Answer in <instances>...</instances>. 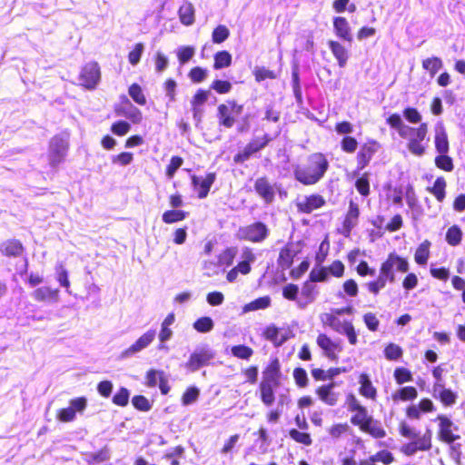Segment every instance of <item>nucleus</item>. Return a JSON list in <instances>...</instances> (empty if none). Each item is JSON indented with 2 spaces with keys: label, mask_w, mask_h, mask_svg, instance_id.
<instances>
[{
  "label": "nucleus",
  "mask_w": 465,
  "mask_h": 465,
  "mask_svg": "<svg viewBox=\"0 0 465 465\" xmlns=\"http://www.w3.org/2000/svg\"><path fill=\"white\" fill-rule=\"evenodd\" d=\"M329 47L334 57L337 59L339 65L341 67H344L349 57L346 48L336 41H330Z\"/></svg>",
  "instance_id": "nucleus-26"
},
{
  "label": "nucleus",
  "mask_w": 465,
  "mask_h": 465,
  "mask_svg": "<svg viewBox=\"0 0 465 465\" xmlns=\"http://www.w3.org/2000/svg\"><path fill=\"white\" fill-rule=\"evenodd\" d=\"M87 406L85 397H79L70 401L69 407L61 409L57 413V419L63 422H70L75 419L76 412L82 413Z\"/></svg>",
  "instance_id": "nucleus-9"
},
{
  "label": "nucleus",
  "mask_w": 465,
  "mask_h": 465,
  "mask_svg": "<svg viewBox=\"0 0 465 465\" xmlns=\"http://www.w3.org/2000/svg\"><path fill=\"white\" fill-rule=\"evenodd\" d=\"M435 149L438 153H448L450 150L448 135L442 123H438L434 128Z\"/></svg>",
  "instance_id": "nucleus-22"
},
{
  "label": "nucleus",
  "mask_w": 465,
  "mask_h": 465,
  "mask_svg": "<svg viewBox=\"0 0 465 465\" xmlns=\"http://www.w3.org/2000/svg\"><path fill=\"white\" fill-rule=\"evenodd\" d=\"M333 28L338 37L350 43L352 41L351 27L346 18L341 16L335 17L333 20Z\"/></svg>",
  "instance_id": "nucleus-23"
},
{
  "label": "nucleus",
  "mask_w": 465,
  "mask_h": 465,
  "mask_svg": "<svg viewBox=\"0 0 465 465\" xmlns=\"http://www.w3.org/2000/svg\"><path fill=\"white\" fill-rule=\"evenodd\" d=\"M436 420L439 422L438 434L440 440L450 444L460 439V436L454 433V431L458 430V426L450 418L440 414L437 416Z\"/></svg>",
  "instance_id": "nucleus-7"
},
{
  "label": "nucleus",
  "mask_w": 465,
  "mask_h": 465,
  "mask_svg": "<svg viewBox=\"0 0 465 465\" xmlns=\"http://www.w3.org/2000/svg\"><path fill=\"white\" fill-rule=\"evenodd\" d=\"M232 64V55L227 51H221L214 54V69H222L230 66Z\"/></svg>",
  "instance_id": "nucleus-39"
},
{
  "label": "nucleus",
  "mask_w": 465,
  "mask_h": 465,
  "mask_svg": "<svg viewBox=\"0 0 465 465\" xmlns=\"http://www.w3.org/2000/svg\"><path fill=\"white\" fill-rule=\"evenodd\" d=\"M299 288L297 285L289 283L283 287L282 295L285 299L297 302Z\"/></svg>",
  "instance_id": "nucleus-62"
},
{
  "label": "nucleus",
  "mask_w": 465,
  "mask_h": 465,
  "mask_svg": "<svg viewBox=\"0 0 465 465\" xmlns=\"http://www.w3.org/2000/svg\"><path fill=\"white\" fill-rule=\"evenodd\" d=\"M418 396L417 390L412 386L403 387L401 390L397 391L391 395L393 401L397 402L398 401H411L416 399Z\"/></svg>",
  "instance_id": "nucleus-31"
},
{
  "label": "nucleus",
  "mask_w": 465,
  "mask_h": 465,
  "mask_svg": "<svg viewBox=\"0 0 465 465\" xmlns=\"http://www.w3.org/2000/svg\"><path fill=\"white\" fill-rule=\"evenodd\" d=\"M357 413L351 417V421L352 424L357 425L361 430L367 424L369 420H371L372 417L368 416V411L365 407L361 408L358 411H355Z\"/></svg>",
  "instance_id": "nucleus-42"
},
{
  "label": "nucleus",
  "mask_w": 465,
  "mask_h": 465,
  "mask_svg": "<svg viewBox=\"0 0 465 465\" xmlns=\"http://www.w3.org/2000/svg\"><path fill=\"white\" fill-rule=\"evenodd\" d=\"M270 141L271 138L265 134L262 138L252 139L247 145L249 146V150H251V152L256 153L264 148Z\"/></svg>",
  "instance_id": "nucleus-56"
},
{
  "label": "nucleus",
  "mask_w": 465,
  "mask_h": 465,
  "mask_svg": "<svg viewBox=\"0 0 465 465\" xmlns=\"http://www.w3.org/2000/svg\"><path fill=\"white\" fill-rule=\"evenodd\" d=\"M55 277L59 284L62 287L65 288L68 293H71L68 272L62 262H59L55 265Z\"/></svg>",
  "instance_id": "nucleus-33"
},
{
  "label": "nucleus",
  "mask_w": 465,
  "mask_h": 465,
  "mask_svg": "<svg viewBox=\"0 0 465 465\" xmlns=\"http://www.w3.org/2000/svg\"><path fill=\"white\" fill-rule=\"evenodd\" d=\"M143 50L144 45L142 43L134 45V48L128 54V60L132 65H136L140 62Z\"/></svg>",
  "instance_id": "nucleus-55"
},
{
  "label": "nucleus",
  "mask_w": 465,
  "mask_h": 465,
  "mask_svg": "<svg viewBox=\"0 0 465 465\" xmlns=\"http://www.w3.org/2000/svg\"><path fill=\"white\" fill-rule=\"evenodd\" d=\"M430 242L429 241H424L417 248L414 259L418 264L425 265L427 263L428 259L430 257Z\"/></svg>",
  "instance_id": "nucleus-32"
},
{
  "label": "nucleus",
  "mask_w": 465,
  "mask_h": 465,
  "mask_svg": "<svg viewBox=\"0 0 465 465\" xmlns=\"http://www.w3.org/2000/svg\"><path fill=\"white\" fill-rule=\"evenodd\" d=\"M242 105L238 104L234 101H229L227 104H223L218 106V119L219 124L226 128H231L235 123V116H238L242 112Z\"/></svg>",
  "instance_id": "nucleus-6"
},
{
  "label": "nucleus",
  "mask_w": 465,
  "mask_h": 465,
  "mask_svg": "<svg viewBox=\"0 0 465 465\" xmlns=\"http://www.w3.org/2000/svg\"><path fill=\"white\" fill-rule=\"evenodd\" d=\"M68 140L67 134L55 135L50 140L48 158L52 167L57 166L64 160L69 147Z\"/></svg>",
  "instance_id": "nucleus-4"
},
{
  "label": "nucleus",
  "mask_w": 465,
  "mask_h": 465,
  "mask_svg": "<svg viewBox=\"0 0 465 465\" xmlns=\"http://www.w3.org/2000/svg\"><path fill=\"white\" fill-rule=\"evenodd\" d=\"M156 330L149 329L140 336L134 343L121 352V359H127L134 356L143 350L146 349L155 339Z\"/></svg>",
  "instance_id": "nucleus-8"
},
{
  "label": "nucleus",
  "mask_w": 465,
  "mask_h": 465,
  "mask_svg": "<svg viewBox=\"0 0 465 465\" xmlns=\"http://www.w3.org/2000/svg\"><path fill=\"white\" fill-rule=\"evenodd\" d=\"M422 67L428 71L431 77L442 67V61L440 58L433 56L422 61Z\"/></svg>",
  "instance_id": "nucleus-37"
},
{
  "label": "nucleus",
  "mask_w": 465,
  "mask_h": 465,
  "mask_svg": "<svg viewBox=\"0 0 465 465\" xmlns=\"http://www.w3.org/2000/svg\"><path fill=\"white\" fill-rule=\"evenodd\" d=\"M462 238V232L457 225H452L446 233V241L450 245H458Z\"/></svg>",
  "instance_id": "nucleus-40"
},
{
  "label": "nucleus",
  "mask_w": 465,
  "mask_h": 465,
  "mask_svg": "<svg viewBox=\"0 0 465 465\" xmlns=\"http://www.w3.org/2000/svg\"><path fill=\"white\" fill-rule=\"evenodd\" d=\"M31 296L39 302H57L59 301V290L43 286L35 289Z\"/></svg>",
  "instance_id": "nucleus-20"
},
{
  "label": "nucleus",
  "mask_w": 465,
  "mask_h": 465,
  "mask_svg": "<svg viewBox=\"0 0 465 465\" xmlns=\"http://www.w3.org/2000/svg\"><path fill=\"white\" fill-rule=\"evenodd\" d=\"M231 351L234 357H237V358L242 359V360L250 359L253 353L252 349L248 346H245V345L233 346V347H232Z\"/></svg>",
  "instance_id": "nucleus-51"
},
{
  "label": "nucleus",
  "mask_w": 465,
  "mask_h": 465,
  "mask_svg": "<svg viewBox=\"0 0 465 465\" xmlns=\"http://www.w3.org/2000/svg\"><path fill=\"white\" fill-rule=\"evenodd\" d=\"M387 124L395 129L398 134L408 141V150L416 156H422L426 152V144L423 143L428 133V125L423 123L417 128L407 125L398 114L390 115Z\"/></svg>",
  "instance_id": "nucleus-1"
},
{
  "label": "nucleus",
  "mask_w": 465,
  "mask_h": 465,
  "mask_svg": "<svg viewBox=\"0 0 465 465\" xmlns=\"http://www.w3.org/2000/svg\"><path fill=\"white\" fill-rule=\"evenodd\" d=\"M124 104L123 106V115L132 121L134 124H139L142 119V112L133 105L130 101L124 97Z\"/></svg>",
  "instance_id": "nucleus-27"
},
{
  "label": "nucleus",
  "mask_w": 465,
  "mask_h": 465,
  "mask_svg": "<svg viewBox=\"0 0 465 465\" xmlns=\"http://www.w3.org/2000/svg\"><path fill=\"white\" fill-rule=\"evenodd\" d=\"M414 443L418 450H428L431 448V432L428 430L423 436L415 439Z\"/></svg>",
  "instance_id": "nucleus-52"
},
{
  "label": "nucleus",
  "mask_w": 465,
  "mask_h": 465,
  "mask_svg": "<svg viewBox=\"0 0 465 465\" xmlns=\"http://www.w3.org/2000/svg\"><path fill=\"white\" fill-rule=\"evenodd\" d=\"M335 383L322 385L316 390L318 398L326 405L335 406L339 401L340 393L334 391Z\"/></svg>",
  "instance_id": "nucleus-17"
},
{
  "label": "nucleus",
  "mask_w": 465,
  "mask_h": 465,
  "mask_svg": "<svg viewBox=\"0 0 465 465\" xmlns=\"http://www.w3.org/2000/svg\"><path fill=\"white\" fill-rule=\"evenodd\" d=\"M446 181L443 177H438L431 188L428 190L436 197L439 202H442L445 198Z\"/></svg>",
  "instance_id": "nucleus-38"
},
{
  "label": "nucleus",
  "mask_w": 465,
  "mask_h": 465,
  "mask_svg": "<svg viewBox=\"0 0 465 465\" xmlns=\"http://www.w3.org/2000/svg\"><path fill=\"white\" fill-rule=\"evenodd\" d=\"M316 342L323 351V354L331 360H336L338 358L337 354L342 351V346L339 341H332L323 333L318 335Z\"/></svg>",
  "instance_id": "nucleus-13"
},
{
  "label": "nucleus",
  "mask_w": 465,
  "mask_h": 465,
  "mask_svg": "<svg viewBox=\"0 0 465 465\" xmlns=\"http://www.w3.org/2000/svg\"><path fill=\"white\" fill-rule=\"evenodd\" d=\"M0 251L6 256H19L23 252V246L20 242L16 240L6 241L0 246Z\"/></svg>",
  "instance_id": "nucleus-28"
},
{
  "label": "nucleus",
  "mask_w": 465,
  "mask_h": 465,
  "mask_svg": "<svg viewBox=\"0 0 465 465\" xmlns=\"http://www.w3.org/2000/svg\"><path fill=\"white\" fill-rule=\"evenodd\" d=\"M213 321L210 317L199 318L194 323L193 328L199 332H209L213 329Z\"/></svg>",
  "instance_id": "nucleus-47"
},
{
  "label": "nucleus",
  "mask_w": 465,
  "mask_h": 465,
  "mask_svg": "<svg viewBox=\"0 0 465 465\" xmlns=\"http://www.w3.org/2000/svg\"><path fill=\"white\" fill-rule=\"evenodd\" d=\"M214 357L215 352L209 345L204 344L198 346L190 355L188 361L185 363V367L192 372L197 371L202 367L209 365Z\"/></svg>",
  "instance_id": "nucleus-5"
},
{
  "label": "nucleus",
  "mask_w": 465,
  "mask_h": 465,
  "mask_svg": "<svg viewBox=\"0 0 465 465\" xmlns=\"http://www.w3.org/2000/svg\"><path fill=\"white\" fill-rule=\"evenodd\" d=\"M180 21L184 25H191L194 23V8L193 5L186 2L178 11Z\"/></svg>",
  "instance_id": "nucleus-29"
},
{
  "label": "nucleus",
  "mask_w": 465,
  "mask_h": 465,
  "mask_svg": "<svg viewBox=\"0 0 465 465\" xmlns=\"http://www.w3.org/2000/svg\"><path fill=\"white\" fill-rule=\"evenodd\" d=\"M208 97H209V92L203 91V90H199L193 96V101H192V105H193L194 118L197 117L198 113H199L198 106L203 104L208 100Z\"/></svg>",
  "instance_id": "nucleus-44"
},
{
  "label": "nucleus",
  "mask_w": 465,
  "mask_h": 465,
  "mask_svg": "<svg viewBox=\"0 0 465 465\" xmlns=\"http://www.w3.org/2000/svg\"><path fill=\"white\" fill-rule=\"evenodd\" d=\"M360 210L358 204H356L353 202H351L341 229V233L345 237H349L351 230L357 225Z\"/></svg>",
  "instance_id": "nucleus-19"
},
{
  "label": "nucleus",
  "mask_w": 465,
  "mask_h": 465,
  "mask_svg": "<svg viewBox=\"0 0 465 465\" xmlns=\"http://www.w3.org/2000/svg\"><path fill=\"white\" fill-rule=\"evenodd\" d=\"M317 293L316 285L312 282H305L302 287L299 299L297 300V306L300 309H305L309 304L314 302Z\"/></svg>",
  "instance_id": "nucleus-18"
},
{
  "label": "nucleus",
  "mask_w": 465,
  "mask_h": 465,
  "mask_svg": "<svg viewBox=\"0 0 465 465\" xmlns=\"http://www.w3.org/2000/svg\"><path fill=\"white\" fill-rule=\"evenodd\" d=\"M364 432L371 434L373 438L381 439L386 436L384 429L381 427L380 421L373 419L369 420L367 424L361 430Z\"/></svg>",
  "instance_id": "nucleus-30"
},
{
  "label": "nucleus",
  "mask_w": 465,
  "mask_h": 465,
  "mask_svg": "<svg viewBox=\"0 0 465 465\" xmlns=\"http://www.w3.org/2000/svg\"><path fill=\"white\" fill-rule=\"evenodd\" d=\"M324 204V198L319 194L304 196L303 198L299 199L296 203L298 211L304 213H310L314 210L322 207Z\"/></svg>",
  "instance_id": "nucleus-14"
},
{
  "label": "nucleus",
  "mask_w": 465,
  "mask_h": 465,
  "mask_svg": "<svg viewBox=\"0 0 465 465\" xmlns=\"http://www.w3.org/2000/svg\"><path fill=\"white\" fill-rule=\"evenodd\" d=\"M329 168V162L320 153H312L308 157L307 163L295 166L293 174L295 179L304 185L317 183Z\"/></svg>",
  "instance_id": "nucleus-2"
},
{
  "label": "nucleus",
  "mask_w": 465,
  "mask_h": 465,
  "mask_svg": "<svg viewBox=\"0 0 465 465\" xmlns=\"http://www.w3.org/2000/svg\"><path fill=\"white\" fill-rule=\"evenodd\" d=\"M254 190L266 203H271L274 200V188L266 178H258L254 183Z\"/></svg>",
  "instance_id": "nucleus-21"
},
{
  "label": "nucleus",
  "mask_w": 465,
  "mask_h": 465,
  "mask_svg": "<svg viewBox=\"0 0 465 465\" xmlns=\"http://www.w3.org/2000/svg\"><path fill=\"white\" fill-rule=\"evenodd\" d=\"M394 378L399 384L412 381L411 373L405 368H397L394 371Z\"/></svg>",
  "instance_id": "nucleus-63"
},
{
  "label": "nucleus",
  "mask_w": 465,
  "mask_h": 465,
  "mask_svg": "<svg viewBox=\"0 0 465 465\" xmlns=\"http://www.w3.org/2000/svg\"><path fill=\"white\" fill-rule=\"evenodd\" d=\"M129 391L125 388H121L114 396L113 402L118 406H125L129 401Z\"/></svg>",
  "instance_id": "nucleus-60"
},
{
  "label": "nucleus",
  "mask_w": 465,
  "mask_h": 465,
  "mask_svg": "<svg viewBox=\"0 0 465 465\" xmlns=\"http://www.w3.org/2000/svg\"><path fill=\"white\" fill-rule=\"evenodd\" d=\"M403 116L411 124H419L422 118L418 110L412 107L404 109Z\"/></svg>",
  "instance_id": "nucleus-64"
},
{
  "label": "nucleus",
  "mask_w": 465,
  "mask_h": 465,
  "mask_svg": "<svg viewBox=\"0 0 465 465\" xmlns=\"http://www.w3.org/2000/svg\"><path fill=\"white\" fill-rule=\"evenodd\" d=\"M435 398L439 399L444 406L450 407L456 403L458 396L457 393L453 392L451 390L446 389Z\"/></svg>",
  "instance_id": "nucleus-46"
},
{
  "label": "nucleus",
  "mask_w": 465,
  "mask_h": 465,
  "mask_svg": "<svg viewBox=\"0 0 465 465\" xmlns=\"http://www.w3.org/2000/svg\"><path fill=\"white\" fill-rule=\"evenodd\" d=\"M290 436L292 440L299 443H302L306 446L312 444L311 436L308 433L299 431L298 430L292 429L290 430Z\"/></svg>",
  "instance_id": "nucleus-58"
},
{
  "label": "nucleus",
  "mask_w": 465,
  "mask_h": 465,
  "mask_svg": "<svg viewBox=\"0 0 465 465\" xmlns=\"http://www.w3.org/2000/svg\"><path fill=\"white\" fill-rule=\"evenodd\" d=\"M229 35V29L225 25H220L213 31L212 40L214 44H221L224 42Z\"/></svg>",
  "instance_id": "nucleus-48"
},
{
  "label": "nucleus",
  "mask_w": 465,
  "mask_h": 465,
  "mask_svg": "<svg viewBox=\"0 0 465 465\" xmlns=\"http://www.w3.org/2000/svg\"><path fill=\"white\" fill-rule=\"evenodd\" d=\"M100 68L97 63L86 64L80 74L81 84L87 89H94L100 81Z\"/></svg>",
  "instance_id": "nucleus-10"
},
{
  "label": "nucleus",
  "mask_w": 465,
  "mask_h": 465,
  "mask_svg": "<svg viewBox=\"0 0 465 465\" xmlns=\"http://www.w3.org/2000/svg\"><path fill=\"white\" fill-rule=\"evenodd\" d=\"M215 181V173H210L205 177L192 176V183L198 193V197L203 199L208 195L211 186Z\"/></svg>",
  "instance_id": "nucleus-16"
},
{
  "label": "nucleus",
  "mask_w": 465,
  "mask_h": 465,
  "mask_svg": "<svg viewBox=\"0 0 465 465\" xmlns=\"http://www.w3.org/2000/svg\"><path fill=\"white\" fill-rule=\"evenodd\" d=\"M385 267L380 268V273L376 280L364 284V287L373 295H377L382 290L387 282L393 283L394 279Z\"/></svg>",
  "instance_id": "nucleus-15"
},
{
  "label": "nucleus",
  "mask_w": 465,
  "mask_h": 465,
  "mask_svg": "<svg viewBox=\"0 0 465 465\" xmlns=\"http://www.w3.org/2000/svg\"><path fill=\"white\" fill-rule=\"evenodd\" d=\"M350 427L347 423L334 424L328 429V432L332 439H339L341 435L349 430Z\"/></svg>",
  "instance_id": "nucleus-59"
},
{
  "label": "nucleus",
  "mask_w": 465,
  "mask_h": 465,
  "mask_svg": "<svg viewBox=\"0 0 465 465\" xmlns=\"http://www.w3.org/2000/svg\"><path fill=\"white\" fill-rule=\"evenodd\" d=\"M195 54V49L193 46H181L177 49V57L181 64H184Z\"/></svg>",
  "instance_id": "nucleus-50"
},
{
  "label": "nucleus",
  "mask_w": 465,
  "mask_h": 465,
  "mask_svg": "<svg viewBox=\"0 0 465 465\" xmlns=\"http://www.w3.org/2000/svg\"><path fill=\"white\" fill-rule=\"evenodd\" d=\"M241 237L251 242L263 241L268 234V230L262 223H255L240 230Z\"/></svg>",
  "instance_id": "nucleus-12"
},
{
  "label": "nucleus",
  "mask_w": 465,
  "mask_h": 465,
  "mask_svg": "<svg viewBox=\"0 0 465 465\" xmlns=\"http://www.w3.org/2000/svg\"><path fill=\"white\" fill-rule=\"evenodd\" d=\"M271 305V298L269 296L260 297L247 304L243 307V312H252L257 310L266 309Z\"/></svg>",
  "instance_id": "nucleus-34"
},
{
  "label": "nucleus",
  "mask_w": 465,
  "mask_h": 465,
  "mask_svg": "<svg viewBox=\"0 0 465 465\" xmlns=\"http://www.w3.org/2000/svg\"><path fill=\"white\" fill-rule=\"evenodd\" d=\"M264 337L275 345H282L285 341L283 336L280 337L279 329L273 325L266 328L264 331Z\"/></svg>",
  "instance_id": "nucleus-41"
},
{
  "label": "nucleus",
  "mask_w": 465,
  "mask_h": 465,
  "mask_svg": "<svg viewBox=\"0 0 465 465\" xmlns=\"http://www.w3.org/2000/svg\"><path fill=\"white\" fill-rule=\"evenodd\" d=\"M280 375V365L277 360L273 361L263 371L262 381L261 383L278 386V379Z\"/></svg>",
  "instance_id": "nucleus-24"
},
{
  "label": "nucleus",
  "mask_w": 465,
  "mask_h": 465,
  "mask_svg": "<svg viewBox=\"0 0 465 465\" xmlns=\"http://www.w3.org/2000/svg\"><path fill=\"white\" fill-rule=\"evenodd\" d=\"M435 164L438 168L446 172H451L454 168L452 159L448 153H439L435 158Z\"/></svg>",
  "instance_id": "nucleus-43"
},
{
  "label": "nucleus",
  "mask_w": 465,
  "mask_h": 465,
  "mask_svg": "<svg viewBox=\"0 0 465 465\" xmlns=\"http://www.w3.org/2000/svg\"><path fill=\"white\" fill-rule=\"evenodd\" d=\"M359 383L361 384L360 387V393L365 398L375 400L377 396V391L372 385L369 376L365 373L361 374L359 378Z\"/></svg>",
  "instance_id": "nucleus-25"
},
{
  "label": "nucleus",
  "mask_w": 465,
  "mask_h": 465,
  "mask_svg": "<svg viewBox=\"0 0 465 465\" xmlns=\"http://www.w3.org/2000/svg\"><path fill=\"white\" fill-rule=\"evenodd\" d=\"M187 213L182 210H169L163 213V222L170 224L184 220L187 217Z\"/></svg>",
  "instance_id": "nucleus-35"
},
{
  "label": "nucleus",
  "mask_w": 465,
  "mask_h": 465,
  "mask_svg": "<svg viewBox=\"0 0 465 465\" xmlns=\"http://www.w3.org/2000/svg\"><path fill=\"white\" fill-rule=\"evenodd\" d=\"M208 72L202 67H194L189 73V77L193 83H201L207 77Z\"/></svg>",
  "instance_id": "nucleus-61"
},
{
  "label": "nucleus",
  "mask_w": 465,
  "mask_h": 465,
  "mask_svg": "<svg viewBox=\"0 0 465 465\" xmlns=\"http://www.w3.org/2000/svg\"><path fill=\"white\" fill-rule=\"evenodd\" d=\"M129 95L132 97V99L140 105H144L146 104V98L143 94V92L141 88V86L137 84H133L129 87Z\"/></svg>",
  "instance_id": "nucleus-45"
},
{
  "label": "nucleus",
  "mask_w": 465,
  "mask_h": 465,
  "mask_svg": "<svg viewBox=\"0 0 465 465\" xmlns=\"http://www.w3.org/2000/svg\"><path fill=\"white\" fill-rule=\"evenodd\" d=\"M292 258L293 255L290 249H282L278 258L279 266L283 270L290 268L292 263Z\"/></svg>",
  "instance_id": "nucleus-49"
},
{
  "label": "nucleus",
  "mask_w": 465,
  "mask_h": 465,
  "mask_svg": "<svg viewBox=\"0 0 465 465\" xmlns=\"http://www.w3.org/2000/svg\"><path fill=\"white\" fill-rule=\"evenodd\" d=\"M200 391L195 387H191L186 390L182 398V402L184 406L193 404L199 397Z\"/></svg>",
  "instance_id": "nucleus-54"
},
{
  "label": "nucleus",
  "mask_w": 465,
  "mask_h": 465,
  "mask_svg": "<svg viewBox=\"0 0 465 465\" xmlns=\"http://www.w3.org/2000/svg\"><path fill=\"white\" fill-rule=\"evenodd\" d=\"M385 267L390 274L392 275L394 282L396 281V272L406 273L410 269L407 259L401 257L395 252H391L387 259L381 263V268Z\"/></svg>",
  "instance_id": "nucleus-11"
},
{
  "label": "nucleus",
  "mask_w": 465,
  "mask_h": 465,
  "mask_svg": "<svg viewBox=\"0 0 465 465\" xmlns=\"http://www.w3.org/2000/svg\"><path fill=\"white\" fill-rule=\"evenodd\" d=\"M322 321L337 333L345 335L350 344H357L358 335L351 322L341 320L334 314H324Z\"/></svg>",
  "instance_id": "nucleus-3"
},
{
  "label": "nucleus",
  "mask_w": 465,
  "mask_h": 465,
  "mask_svg": "<svg viewBox=\"0 0 465 465\" xmlns=\"http://www.w3.org/2000/svg\"><path fill=\"white\" fill-rule=\"evenodd\" d=\"M384 354L388 360L395 361L401 357L402 350L399 345L395 343H390L385 348Z\"/></svg>",
  "instance_id": "nucleus-53"
},
{
  "label": "nucleus",
  "mask_w": 465,
  "mask_h": 465,
  "mask_svg": "<svg viewBox=\"0 0 465 465\" xmlns=\"http://www.w3.org/2000/svg\"><path fill=\"white\" fill-rule=\"evenodd\" d=\"M276 386L270 385L267 383H261L260 384V391H261V399L262 401L267 405L271 406L274 402V388Z\"/></svg>",
  "instance_id": "nucleus-36"
},
{
  "label": "nucleus",
  "mask_w": 465,
  "mask_h": 465,
  "mask_svg": "<svg viewBox=\"0 0 465 465\" xmlns=\"http://www.w3.org/2000/svg\"><path fill=\"white\" fill-rule=\"evenodd\" d=\"M253 74L255 76V80L257 82H262L265 79H275L276 74L273 71L266 69L265 67H255L253 71Z\"/></svg>",
  "instance_id": "nucleus-57"
}]
</instances>
